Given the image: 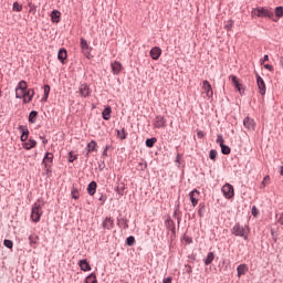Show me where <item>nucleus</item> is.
<instances>
[{
  "label": "nucleus",
  "instance_id": "nucleus-1",
  "mask_svg": "<svg viewBox=\"0 0 283 283\" xmlns=\"http://www.w3.org/2000/svg\"><path fill=\"white\" fill-rule=\"evenodd\" d=\"M251 17H268V19H271L274 22H277V19H275V13L273 11L269 10V8L260 7L255 8L251 12Z\"/></svg>",
  "mask_w": 283,
  "mask_h": 283
},
{
  "label": "nucleus",
  "instance_id": "nucleus-2",
  "mask_svg": "<svg viewBox=\"0 0 283 283\" xmlns=\"http://www.w3.org/2000/svg\"><path fill=\"white\" fill-rule=\"evenodd\" d=\"M43 201L38 200L31 208L32 222H40L41 216H43Z\"/></svg>",
  "mask_w": 283,
  "mask_h": 283
},
{
  "label": "nucleus",
  "instance_id": "nucleus-3",
  "mask_svg": "<svg viewBox=\"0 0 283 283\" xmlns=\"http://www.w3.org/2000/svg\"><path fill=\"white\" fill-rule=\"evenodd\" d=\"M27 92H28V82L20 81L18 86L15 87V98H23Z\"/></svg>",
  "mask_w": 283,
  "mask_h": 283
},
{
  "label": "nucleus",
  "instance_id": "nucleus-4",
  "mask_svg": "<svg viewBox=\"0 0 283 283\" xmlns=\"http://www.w3.org/2000/svg\"><path fill=\"white\" fill-rule=\"evenodd\" d=\"M232 233L233 235H239L240 238H244V240H247V234L249 233V230L247 229V226H240L239 223H237L232 228Z\"/></svg>",
  "mask_w": 283,
  "mask_h": 283
},
{
  "label": "nucleus",
  "instance_id": "nucleus-5",
  "mask_svg": "<svg viewBox=\"0 0 283 283\" xmlns=\"http://www.w3.org/2000/svg\"><path fill=\"white\" fill-rule=\"evenodd\" d=\"M80 45H81V50H82V53L84 54V56L86 59H90V56H92V46H90V44L87 43V40L82 38Z\"/></svg>",
  "mask_w": 283,
  "mask_h": 283
},
{
  "label": "nucleus",
  "instance_id": "nucleus-6",
  "mask_svg": "<svg viewBox=\"0 0 283 283\" xmlns=\"http://www.w3.org/2000/svg\"><path fill=\"white\" fill-rule=\"evenodd\" d=\"M221 191H222L224 198H227L228 200H231V198H233V196H235V190L233 189V186L230 184H226L221 188Z\"/></svg>",
  "mask_w": 283,
  "mask_h": 283
},
{
  "label": "nucleus",
  "instance_id": "nucleus-7",
  "mask_svg": "<svg viewBox=\"0 0 283 283\" xmlns=\"http://www.w3.org/2000/svg\"><path fill=\"white\" fill-rule=\"evenodd\" d=\"M229 81H231L232 85L235 87V90L239 92V94L242 96L244 94V87L240 83V80L235 75H230Z\"/></svg>",
  "mask_w": 283,
  "mask_h": 283
},
{
  "label": "nucleus",
  "instance_id": "nucleus-8",
  "mask_svg": "<svg viewBox=\"0 0 283 283\" xmlns=\"http://www.w3.org/2000/svg\"><path fill=\"white\" fill-rule=\"evenodd\" d=\"M53 160H54V155L52 153H46L42 161L44 165V169H46V171H50Z\"/></svg>",
  "mask_w": 283,
  "mask_h": 283
},
{
  "label": "nucleus",
  "instance_id": "nucleus-9",
  "mask_svg": "<svg viewBox=\"0 0 283 283\" xmlns=\"http://www.w3.org/2000/svg\"><path fill=\"white\" fill-rule=\"evenodd\" d=\"M153 125L157 129H160L163 127H167V119H165V117L158 115V116L155 117V119L153 122Z\"/></svg>",
  "mask_w": 283,
  "mask_h": 283
},
{
  "label": "nucleus",
  "instance_id": "nucleus-10",
  "mask_svg": "<svg viewBox=\"0 0 283 283\" xmlns=\"http://www.w3.org/2000/svg\"><path fill=\"white\" fill-rule=\"evenodd\" d=\"M256 85L261 96H264L266 94V83H264V80L260 75H256Z\"/></svg>",
  "mask_w": 283,
  "mask_h": 283
},
{
  "label": "nucleus",
  "instance_id": "nucleus-11",
  "mask_svg": "<svg viewBox=\"0 0 283 283\" xmlns=\"http://www.w3.org/2000/svg\"><path fill=\"white\" fill-rule=\"evenodd\" d=\"M202 90L206 93V96H208V98L213 97V88L211 87L209 81L205 80L202 82Z\"/></svg>",
  "mask_w": 283,
  "mask_h": 283
},
{
  "label": "nucleus",
  "instance_id": "nucleus-12",
  "mask_svg": "<svg viewBox=\"0 0 283 283\" xmlns=\"http://www.w3.org/2000/svg\"><path fill=\"white\" fill-rule=\"evenodd\" d=\"M190 201L192 207H196L200 200V191H198V189H193L190 193Z\"/></svg>",
  "mask_w": 283,
  "mask_h": 283
},
{
  "label": "nucleus",
  "instance_id": "nucleus-13",
  "mask_svg": "<svg viewBox=\"0 0 283 283\" xmlns=\"http://www.w3.org/2000/svg\"><path fill=\"white\" fill-rule=\"evenodd\" d=\"M243 125L245 129H249L250 132L255 130V120L251 117H245L243 119Z\"/></svg>",
  "mask_w": 283,
  "mask_h": 283
},
{
  "label": "nucleus",
  "instance_id": "nucleus-14",
  "mask_svg": "<svg viewBox=\"0 0 283 283\" xmlns=\"http://www.w3.org/2000/svg\"><path fill=\"white\" fill-rule=\"evenodd\" d=\"M163 54V50H160V48L158 46H154L150 50V56L153 61H158V59H160V55Z\"/></svg>",
  "mask_w": 283,
  "mask_h": 283
},
{
  "label": "nucleus",
  "instance_id": "nucleus-15",
  "mask_svg": "<svg viewBox=\"0 0 283 283\" xmlns=\"http://www.w3.org/2000/svg\"><path fill=\"white\" fill-rule=\"evenodd\" d=\"M113 74H120L123 72V64L118 61H115L111 64Z\"/></svg>",
  "mask_w": 283,
  "mask_h": 283
},
{
  "label": "nucleus",
  "instance_id": "nucleus-16",
  "mask_svg": "<svg viewBox=\"0 0 283 283\" xmlns=\"http://www.w3.org/2000/svg\"><path fill=\"white\" fill-rule=\"evenodd\" d=\"M103 229H107V231H111V229H114V219L106 217L102 223Z\"/></svg>",
  "mask_w": 283,
  "mask_h": 283
},
{
  "label": "nucleus",
  "instance_id": "nucleus-17",
  "mask_svg": "<svg viewBox=\"0 0 283 283\" xmlns=\"http://www.w3.org/2000/svg\"><path fill=\"white\" fill-rule=\"evenodd\" d=\"M23 103H31L32 98H34V91L32 88H29L24 95L22 96Z\"/></svg>",
  "mask_w": 283,
  "mask_h": 283
},
{
  "label": "nucleus",
  "instance_id": "nucleus-18",
  "mask_svg": "<svg viewBox=\"0 0 283 283\" xmlns=\"http://www.w3.org/2000/svg\"><path fill=\"white\" fill-rule=\"evenodd\" d=\"M19 129L22 133L20 139L22 143H25V140H28V136H30V130H28V127L25 126H19Z\"/></svg>",
  "mask_w": 283,
  "mask_h": 283
},
{
  "label": "nucleus",
  "instance_id": "nucleus-19",
  "mask_svg": "<svg viewBox=\"0 0 283 283\" xmlns=\"http://www.w3.org/2000/svg\"><path fill=\"white\" fill-rule=\"evenodd\" d=\"M237 272H238V277H242V275H247V273L249 272V266L247 264H240L237 268Z\"/></svg>",
  "mask_w": 283,
  "mask_h": 283
},
{
  "label": "nucleus",
  "instance_id": "nucleus-20",
  "mask_svg": "<svg viewBox=\"0 0 283 283\" xmlns=\"http://www.w3.org/2000/svg\"><path fill=\"white\" fill-rule=\"evenodd\" d=\"M78 92H80L81 96L86 98V96L90 95V86H87V84H81Z\"/></svg>",
  "mask_w": 283,
  "mask_h": 283
},
{
  "label": "nucleus",
  "instance_id": "nucleus-21",
  "mask_svg": "<svg viewBox=\"0 0 283 283\" xmlns=\"http://www.w3.org/2000/svg\"><path fill=\"white\" fill-rule=\"evenodd\" d=\"M51 21L53 23H60V21H61V11L53 10L52 13H51Z\"/></svg>",
  "mask_w": 283,
  "mask_h": 283
},
{
  "label": "nucleus",
  "instance_id": "nucleus-22",
  "mask_svg": "<svg viewBox=\"0 0 283 283\" xmlns=\"http://www.w3.org/2000/svg\"><path fill=\"white\" fill-rule=\"evenodd\" d=\"M96 187H97L96 181H91L88 184V186L86 188L88 196H94V193H96Z\"/></svg>",
  "mask_w": 283,
  "mask_h": 283
},
{
  "label": "nucleus",
  "instance_id": "nucleus-23",
  "mask_svg": "<svg viewBox=\"0 0 283 283\" xmlns=\"http://www.w3.org/2000/svg\"><path fill=\"white\" fill-rule=\"evenodd\" d=\"M78 266L81 271H92V266H90V263L87 262V260H81L78 262Z\"/></svg>",
  "mask_w": 283,
  "mask_h": 283
},
{
  "label": "nucleus",
  "instance_id": "nucleus-24",
  "mask_svg": "<svg viewBox=\"0 0 283 283\" xmlns=\"http://www.w3.org/2000/svg\"><path fill=\"white\" fill-rule=\"evenodd\" d=\"M102 116H103L104 120H109L112 118V106H107L103 111Z\"/></svg>",
  "mask_w": 283,
  "mask_h": 283
},
{
  "label": "nucleus",
  "instance_id": "nucleus-25",
  "mask_svg": "<svg viewBox=\"0 0 283 283\" xmlns=\"http://www.w3.org/2000/svg\"><path fill=\"white\" fill-rule=\"evenodd\" d=\"M36 242H39V237L33 233L29 237V244L30 247H32L33 249H36Z\"/></svg>",
  "mask_w": 283,
  "mask_h": 283
},
{
  "label": "nucleus",
  "instance_id": "nucleus-26",
  "mask_svg": "<svg viewBox=\"0 0 283 283\" xmlns=\"http://www.w3.org/2000/svg\"><path fill=\"white\" fill-rule=\"evenodd\" d=\"M57 59L61 61V63L65 62V59H67V51L65 49H60L57 53Z\"/></svg>",
  "mask_w": 283,
  "mask_h": 283
},
{
  "label": "nucleus",
  "instance_id": "nucleus-27",
  "mask_svg": "<svg viewBox=\"0 0 283 283\" xmlns=\"http://www.w3.org/2000/svg\"><path fill=\"white\" fill-rule=\"evenodd\" d=\"M22 147H24V149H33V147H36V140L29 139L22 144Z\"/></svg>",
  "mask_w": 283,
  "mask_h": 283
},
{
  "label": "nucleus",
  "instance_id": "nucleus-28",
  "mask_svg": "<svg viewBox=\"0 0 283 283\" xmlns=\"http://www.w3.org/2000/svg\"><path fill=\"white\" fill-rule=\"evenodd\" d=\"M98 144H96L95 140H92L91 143L87 144L86 146V154H92V151H96V147H97Z\"/></svg>",
  "mask_w": 283,
  "mask_h": 283
},
{
  "label": "nucleus",
  "instance_id": "nucleus-29",
  "mask_svg": "<svg viewBox=\"0 0 283 283\" xmlns=\"http://www.w3.org/2000/svg\"><path fill=\"white\" fill-rule=\"evenodd\" d=\"M213 260H216V254H213V252H209L207 254V258L203 260L206 266H209V264H211V262H213Z\"/></svg>",
  "mask_w": 283,
  "mask_h": 283
},
{
  "label": "nucleus",
  "instance_id": "nucleus-30",
  "mask_svg": "<svg viewBox=\"0 0 283 283\" xmlns=\"http://www.w3.org/2000/svg\"><path fill=\"white\" fill-rule=\"evenodd\" d=\"M271 185V176H265L260 185V189H264V187H269Z\"/></svg>",
  "mask_w": 283,
  "mask_h": 283
},
{
  "label": "nucleus",
  "instance_id": "nucleus-31",
  "mask_svg": "<svg viewBox=\"0 0 283 283\" xmlns=\"http://www.w3.org/2000/svg\"><path fill=\"white\" fill-rule=\"evenodd\" d=\"M36 116H39V113L36 111H32L29 114V123H36Z\"/></svg>",
  "mask_w": 283,
  "mask_h": 283
},
{
  "label": "nucleus",
  "instance_id": "nucleus-32",
  "mask_svg": "<svg viewBox=\"0 0 283 283\" xmlns=\"http://www.w3.org/2000/svg\"><path fill=\"white\" fill-rule=\"evenodd\" d=\"M274 12H275L276 19H282L283 18V7H276Z\"/></svg>",
  "mask_w": 283,
  "mask_h": 283
},
{
  "label": "nucleus",
  "instance_id": "nucleus-33",
  "mask_svg": "<svg viewBox=\"0 0 283 283\" xmlns=\"http://www.w3.org/2000/svg\"><path fill=\"white\" fill-rule=\"evenodd\" d=\"M85 283H98V281L96 280V274H91L85 279Z\"/></svg>",
  "mask_w": 283,
  "mask_h": 283
},
{
  "label": "nucleus",
  "instance_id": "nucleus-34",
  "mask_svg": "<svg viewBox=\"0 0 283 283\" xmlns=\"http://www.w3.org/2000/svg\"><path fill=\"white\" fill-rule=\"evenodd\" d=\"M220 147H221V151H222V154H224V156H229V154H231V148L229 146L223 144Z\"/></svg>",
  "mask_w": 283,
  "mask_h": 283
},
{
  "label": "nucleus",
  "instance_id": "nucleus-35",
  "mask_svg": "<svg viewBox=\"0 0 283 283\" xmlns=\"http://www.w3.org/2000/svg\"><path fill=\"white\" fill-rule=\"evenodd\" d=\"M126 244H127L128 247H134V244H136V238H134V237H128V238L126 239Z\"/></svg>",
  "mask_w": 283,
  "mask_h": 283
},
{
  "label": "nucleus",
  "instance_id": "nucleus-36",
  "mask_svg": "<svg viewBox=\"0 0 283 283\" xmlns=\"http://www.w3.org/2000/svg\"><path fill=\"white\" fill-rule=\"evenodd\" d=\"M117 135L120 140H125V138H127V133H125V128H123L122 130H117Z\"/></svg>",
  "mask_w": 283,
  "mask_h": 283
},
{
  "label": "nucleus",
  "instance_id": "nucleus-37",
  "mask_svg": "<svg viewBox=\"0 0 283 283\" xmlns=\"http://www.w3.org/2000/svg\"><path fill=\"white\" fill-rule=\"evenodd\" d=\"M23 10V6L19 4V2L13 3V12H21Z\"/></svg>",
  "mask_w": 283,
  "mask_h": 283
},
{
  "label": "nucleus",
  "instance_id": "nucleus-38",
  "mask_svg": "<svg viewBox=\"0 0 283 283\" xmlns=\"http://www.w3.org/2000/svg\"><path fill=\"white\" fill-rule=\"evenodd\" d=\"M156 145V138L146 139V147H154Z\"/></svg>",
  "mask_w": 283,
  "mask_h": 283
},
{
  "label": "nucleus",
  "instance_id": "nucleus-39",
  "mask_svg": "<svg viewBox=\"0 0 283 283\" xmlns=\"http://www.w3.org/2000/svg\"><path fill=\"white\" fill-rule=\"evenodd\" d=\"M50 96V85H44V101H48V97Z\"/></svg>",
  "mask_w": 283,
  "mask_h": 283
},
{
  "label": "nucleus",
  "instance_id": "nucleus-40",
  "mask_svg": "<svg viewBox=\"0 0 283 283\" xmlns=\"http://www.w3.org/2000/svg\"><path fill=\"white\" fill-rule=\"evenodd\" d=\"M217 156H218V151L216 149L210 150L209 153L210 160H216Z\"/></svg>",
  "mask_w": 283,
  "mask_h": 283
},
{
  "label": "nucleus",
  "instance_id": "nucleus-41",
  "mask_svg": "<svg viewBox=\"0 0 283 283\" xmlns=\"http://www.w3.org/2000/svg\"><path fill=\"white\" fill-rule=\"evenodd\" d=\"M3 244L4 247H7V249H12V247H14V243L12 242V240H8V239L3 241Z\"/></svg>",
  "mask_w": 283,
  "mask_h": 283
},
{
  "label": "nucleus",
  "instance_id": "nucleus-42",
  "mask_svg": "<svg viewBox=\"0 0 283 283\" xmlns=\"http://www.w3.org/2000/svg\"><path fill=\"white\" fill-rule=\"evenodd\" d=\"M72 198H74V200H78V189L73 188L71 191Z\"/></svg>",
  "mask_w": 283,
  "mask_h": 283
},
{
  "label": "nucleus",
  "instance_id": "nucleus-43",
  "mask_svg": "<svg viewBox=\"0 0 283 283\" xmlns=\"http://www.w3.org/2000/svg\"><path fill=\"white\" fill-rule=\"evenodd\" d=\"M217 145H219L220 147L224 145V138H222V135L217 136Z\"/></svg>",
  "mask_w": 283,
  "mask_h": 283
},
{
  "label": "nucleus",
  "instance_id": "nucleus-44",
  "mask_svg": "<svg viewBox=\"0 0 283 283\" xmlns=\"http://www.w3.org/2000/svg\"><path fill=\"white\" fill-rule=\"evenodd\" d=\"M69 163H74V160H76V155H73L72 151L69 153Z\"/></svg>",
  "mask_w": 283,
  "mask_h": 283
},
{
  "label": "nucleus",
  "instance_id": "nucleus-45",
  "mask_svg": "<svg viewBox=\"0 0 283 283\" xmlns=\"http://www.w3.org/2000/svg\"><path fill=\"white\" fill-rule=\"evenodd\" d=\"M185 271L186 273L191 274L193 270L191 269V265H185Z\"/></svg>",
  "mask_w": 283,
  "mask_h": 283
},
{
  "label": "nucleus",
  "instance_id": "nucleus-46",
  "mask_svg": "<svg viewBox=\"0 0 283 283\" xmlns=\"http://www.w3.org/2000/svg\"><path fill=\"white\" fill-rule=\"evenodd\" d=\"M197 137H198V138H205V132L198 130V132H197Z\"/></svg>",
  "mask_w": 283,
  "mask_h": 283
},
{
  "label": "nucleus",
  "instance_id": "nucleus-47",
  "mask_svg": "<svg viewBox=\"0 0 283 283\" xmlns=\"http://www.w3.org/2000/svg\"><path fill=\"white\" fill-rule=\"evenodd\" d=\"M264 67H265V70H269V72H273V65L265 64Z\"/></svg>",
  "mask_w": 283,
  "mask_h": 283
},
{
  "label": "nucleus",
  "instance_id": "nucleus-48",
  "mask_svg": "<svg viewBox=\"0 0 283 283\" xmlns=\"http://www.w3.org/2000/svg\"><path fill=\"white\" fill-rule=\"evenodd\" d=\"M231 28H233V21H230V22L226 25V29H227V30H231Z\"/></svg>",
  "mask_w": 283,
  "mask_h": 283
},
{
  "label": "nucleus",
  "instance_id": "nucleus-49",
  "mask_svg": "<svg viewBox=\"0 0 283 283\" xmlns=\"http://www.w3.org/2000/svg\"><path fill=\"white\" fill-rule=\"evenodd\" d=\"M252 216H258V208H255V206L252 208Z\"/></svg>",
  "mask_w": 283,
  "mask_h": 283
},
{
  "label": "nucleus",
  "instance_id": "nucleus-50",
  "mask_svg": "<svg viewBox=\"0 0 283 283\" xmlns=\"http://www.w3.org/2000/svg\"><path fill=\"white\" fill-rule=\"evenodd\" d=\"M164 283H171V276L164 279Z\"/></svg>",
  "mask_w": 283,
  "mask_h": 283
},
{
  "label": "nucleus",
  "instance_id": "nucleus-51",
  "mask_svg": "<svg viewBox=\"0 0 283 283\" xmlns=\"http://www.w3.org/2000/svg\"><path fill=\"white\" fill-rule=\"evenodd\" d=\"M279 222L280 224H283V212L280 214Z\"/></svg>",
  "mask_w": 283,
  "mask_h": 283
},
{
  "label": "nucleus",
  "instance_id": "nucleus-52",
  "mask_svg": "<svg viewBox=\"0 0 283 283\" xmlns=\"http://www.w3.org/2000/svg\"><path fill=\"white\" fill-rule=\"evenodd\" d=\"M266 61H269V55L263 56L262 63H266Z\"/></svg>",
  "mask_w": 283,
  "mask_h": 283
},
{
  "label": "nucleus",
  "instance_id": "nucleus-53",
  "mask_svg": "<svg viewBox=\"0 0 283 283\" xmlns=\"http://www.w3.org/2000/svg\"><path fill=\"white\" fill-rule=\"evenodd\" d=\"M99 200H101L102 202H105V197H101Z\"/></svg>",
  "mask_w": 283,
  "mask_h": 283
},
{
  "label": "nucleus",
  "instance_id": "nucleus-54",
  "mask_svg": "<svg viewBox=\"0 0 283 283\" xmlns=\"http://www.w3.org/2000/svg\"><path fill=\"white\" fill-rule=\"evenodd\" d=\"M107 155V151H104V156H106Z\"/></svg>",
  "mask_w": 283,
  "mask_h": 283
},
{
  "label": "nucleus",
  "instance_id": "nucleus-55",
  "mask_svg": "<svg viewBox=\"0 0 283 283\" xmlns=\"http://www.w3.org/2000/svg\"><path fill=\"white\" fill-rule=\"evenodd\" d=\"M0 96H1V91H0Z\"/></svg>",
  "mask_w": 283,
  "mask_h": 283
}]
</instances>
